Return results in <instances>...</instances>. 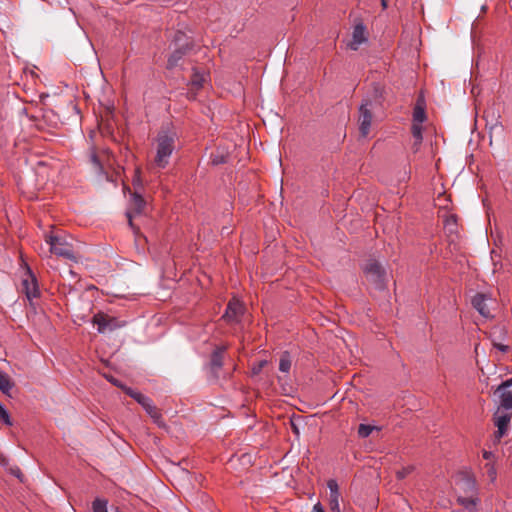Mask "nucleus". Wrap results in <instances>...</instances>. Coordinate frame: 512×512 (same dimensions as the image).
<instances>
[{"mask_svg":"<svg viewBox=\"0 0 512 512\" xmlns=\"http://www.w3.org/2000/svg\"><path fill=\"white\" fill-rule=\"evenodd\" d=\"M243 313V304L237 299H232L227 305L223 318L228 322H239Z\"/></svg>","mask_w":512,"mask_h":512,"instance_id":"12","label":"nucleus"},{"mask_svg":"<svg viewBox=\"0 0 512 512\" xmlns=\"http://www.w3.org/2000/svg\"><path fill=\"white\" fill-rule=\"evenodd\" d=\"M483 457H484V459H486V460H490V459L493 457V454H492V452L484 451V452H483Z\"/></svg>","mask_w":512,"mask_h":512,"instance_id":"37","label":"nucleus"},{"mask_svg":"<svg viewBox=\"0 0 512 512\" xmlns=\"http://www.w3.org/2000/svg\"><path fill=\"white\" fill-rule=\"evenodd\" d=\"M457 486L459 491L464 492V495H475L476 493V481L474 477L467 472L461 473Z\"/></svg>","mask_w":512,"mask_h":512,"instance_id":"14","label":"nucleus"},{"mask_svg":"<svg viewBox=\"0 0 512 512\" xmlns=\"http://www.w3.org/2000/svg\"><path fill=\"white\" fill-rule=\"evenodd\" d=\"M327 486L330 490V496H329V507L331 512H341L340 510V493H339V487L335 480L330 479L327 483Z\"/></svg>","mask_w":512,"mask_h":512,"instance_id":"17","label":"nucleus"},{"mask_svg":"<svg viewBox=\"0 0 512 512\" xmlns=\"http://www.w3.org/2000/svg\"><path fill=\"white\" fill-rule=\"evenodd\" d=\"M176 132L170 127H162L154 140L155 156L153 163L157 168H165L176 147Z\"/></svg>","mask_w":512,"mask_h":512,"instance_id":"1","label":"nucleus"},{"mask_svg":"<svg viewBox=\"0 0 512 512\" xmlns=\"http://www.w3.org/2000/svg\"><path fill=\"white\" fill-rule=\"evenodd\" d=\"M381 5H382L383 9H386L387 5H388V0H381Z\"/></svg>","mask_w":512,"mask_h":512,"instance_id":"40","label":"nucleus"},{"mask_svg":"<svg viewBox=\"0 0 512 512\" xmlns=\"http://www.w3.org/2000/svg\"><path fill=\"white\" fill-rule=\"evenodd\" d=\"M366 278L379 290L385 288L387 274L382 265L374 259L368 261L364 268Z\"/></svg>","mask_w":512,"mask_h":512,"instance_id":"4","label":"nucleus"},{"mask_svg":"<svg viewBox=\"0 0 512 512\" xmlns=\"http://www.w3.org/2000/svg\"><path fill=\"white\" fill-rule=\"evenodd\" d=\"M91 162L100 174L105 175L106 178L109 179L107 169L113 166V156L109 152L103 151L101 154H97L93 151L91 154Z\"/></svg>","mask_w":512,"mask_h":512,"instance_id":"7","label":"nucleus"},{"mask_svg":"<svg viewBox=\"0 0 512 512\" xmlns=\"http://www.w3.org/2000/svg\"><path fill=\"white\" fill-rule=\"evenodd\" d=\"M23 289L29 300L37 298L39 296V288L36 278L29 271L26 278L22 281Z\"/></svg>","mask_w":512,"mask_h":512,"instance_id":"16","label":"nucleus"},{"mask_svg":"<svg viewBox=\"0 0 512 512\" xmlns=\"http://www.w3.org/2000/svg\"><path fill=\"white\" fill-rule=\"evenodd\" d=\"M422 123L413 122L411 132L414 139H420L422 137Z\"/></svg>","mask_w":512,"mask_h":512,"instance_id":"26","label":"nucleus"},{"mask_svg":"<svg viewBox=\"0 0 512 512\" xmlns=\"http://www.w3.org/2000/svg\"><path fill=\"white\" fill-rule=\"evenodd\" d=\"M374 430H378V427L367 424H360L358 427V435L361 438H367Z\"/></svg>","mask_w":512,"mask_h":512,"instance_id":"23","label":"nucleus"},{"mask_svg":"<svg viewBox=\"0 0 512 512\" xmlns=\"http://www.w3.org/2000/svg\"><path fill=\"white\" fill-rule=\"evenodd\" d=\"M14 387V382L11 380L10 376L0 370V390L10 396V391Z\"/></svg>","mask_w":512,"mask_h":512,"instance_id":"21","label":"nucleus"},{"mask_svg":"<svg viewBox=\"0 0 512 512\" xmlns=\"http://www.w3.org/2000/svg\"><path fill=\"white\" fill-rule=\"evenodd\" d=\"M185 34L182 32H177L175 35V42L176 44H179V47L176 48L171 56L168 59V67L173 68L175 67L179 60L183 57V55L186 53L188 49V44L185 41Z\"/></svg>","mask_w":512,"mask_h":512,"instance_id":"9","label":"nucleus"},{"mask_svg":"<svg viewBox=\"0 0 512 512\" xmlns=\"http://www.w3.org/2000/svg\"><path fill=\"white\" fill-rule=\"evenodd\" d=\"M457 502L469 512H474L477 509L478 498L475 495H459Z\"/></svg>","mask_w":512,"mask_h":512,"instance_id":"19","label":"nucleus"},{"mask_svg":"<svg viewBox=\"0 0 512 512\" xmlns=\"http://www.w3.org/2000/svg\"><path fill=\"white\" fill-rule=\"evenodd\" d=\"M265 365L266 361H260L256 366L253 367V373L258 374Z\"/></svg>","mask_w":512,"mask_h":512,"instance_id":"31","label":"nucleus"},{"mask_svg":"<svg viewBox=\"0 0 512 512\" xmlns=\"http://www.w3.org/2000/svg\"><path fill=\"white\" fill-rule=\"evenodd\" d=\"M205 79L203 75H200L199 73H194L193 77L191 79V89L192 90H198L203 86Z\"/></svg>","mask_w":512,"mask_h":512,"instance_id":"24","label":"nucleus"},{"mask_svg":"<svg viewBox=\"0 0 512 512\" xmlns=\"http://www.w3.org/2000/svg\"><path fill=\"white\" fill-rule=\"evenodd\" d=\"M146 206V201L143 199L142 195L139 191L131 192L129 206L126 212V216L128 218L129 226L134 230L135 233H138V229L134 227L133 218L136 215H139L143 212Z\"/></svg>","mask_w":512,"mask_h":512,"instance_id":"5","label":"nucleus"},{"mask_svg":"<svg viewBox=\"0 0 512 512\" xmlns=\"http://www.w3.org/2000/svg\"><path fill=\"white\" fill-rule=\"evenodd\" d=\"M422 139L423 138H420L419 140L418 139H414V142H413V145H412V149L414 150V152H417L420 148V145L422 143Z\"/></svg>","mask_w":512,"mask_h":512,"instance_id":"35","label":"nucleus"},{"mask_svg":"<svg viewBox=\"0 0 512 512\" xmlns=\"http://www.w3.org/2000/svg\"><path fill=\"white\" fill-rule=\"evenodd\" d=\"M291 357L288 352H284L281 354L279 361V370L283 373H288L291 368Z\"/></svg>","mask_w":512,"mask_h":512,"instance_id":"22","label":"nucleus"},{"mask_svg":"<svg viewBox=\"0 0 512 512\" xmlns=\"http://www.w3.org/2000/svg\"><path fill=\"white\" fill-rule=\"evenodd\" d=\"M375 102L371 99H364L358 111V127L361 137L366 138L370 132Z\"/></svg>","mask_w":512,"mask_h":512,"instance_id":"3","label":"nucleus"},{"mask_svg":"<svg viewBox=\"0 0 512 512\" xmlns=\"http://www.w3.org/2000/svg\"><path fill=\"white\" fill-rule=\"evenodd\" d=\"M133 185H134V191H139L141 186H142V183H141V177H140V170L139 169H136L135 170V176H134V179H133Z\"/></svg>","mask_w":512,"mask_h":512,"instance_id":"28","label":"nucleus"},{"mask_svg":"<svg viewBox=\"0 0 512 512\" xmlns=\"http://www.w3.org/2000/svg\"><path fill=\"white\" fill-rule=\"evenodd\" d=\"M487 467H488V475L491 477L492 480H494L496 477V470L490 464H487Z\"/></svg>","mask_w":512,"mask_h":512,"instance_id":"34","label":"nucleus"},{"mask_svg":"<svg viewBox=\"0 0 512 512\" xmlns=\"http://www.w3.org/2000/svg\"><path fill=\"white\" fill-rule=\"evenodd\" d=\"M368 41V34L366 31V26L363 24L362 21H357L354 24L353 31H352V39L348 43V48L351 50L357 51L360 47V45L366 43Z\"/></svg>","mask_w":512,"mask_h":512,"instance_id":"8","label":"nucleus"},{"mask_svg":"<svg viewBox=\"0 0 512 512\" xmlns=\"http://www.w3.org/2000/svg\"><path fill=\"white\" fill-rule=\"evenodd\" d=\"M46 241L50 245V251L55 255L71 261H77L78 257L74 245L66 236L59 234L48 235Z\"/></svg>","mask_w":512,"mask_h":512,"instance_id":"2","label":"nucleus"},{"mask_svg":"<svg viewBox=\"0 0 512 512\" xmlns=\"http://www.w3.org/2000/svg\"><path fill=\"white\" fill-rule=\"evenodd\" d=\"M225 349V347H219L212 353L210 366L211 372L215 378L218 377V371L223 365V353Z\"/></svg>","mask_w":512,"mask_h":512,"instance_id":"18","label":"nucleus"},{"mask_svg":"<svg viewBox=\"0 0 512 512\" xmlns=\"http://www.w3.org/2000/svg\"><path fill=\"white\" fill-rule=\"evenodd\" d=\"M413 470H414L413 466L403 467L402 469H400L396 472L397 479H399V480L404 479L409 474H411L413 472Z\"/></svg>","mask_w":512,"mask_h":512,"instance_id":"27","label":"nucleus"},{"mask_svg":"<svg viewBox=\"0 0 512 512\" xmlns=\"http://www.w3.org/2000/svg\"><path fill=\"white\" fill-rule=\"evenodd\" d=\"M291 428L295 434H297V435L299 434V429H298L297 425L294 423V421H291Z\"/></svg>","mask_w":512,"mask_h":512,"instance_id":"39","label":"nucleus"},{"mask_svg":"<svg viewBox=\"0 0 512 512\" xmlns=\"http://www.w3.org/2000/svg\"><path fill=\"white\" fill-rule=\"evenodd\" d=\"M488 297L483 293H477L472 297V306L482 315L484 318H491L492 315L487 305Z\"/></svg>","mask_w":512,"mask_h":512,"instance_id":"15","label":"nucleus"},{"mask_svg":"<svg viewBox=\"0 0 512 512\" xmlns=\"http://www.w3.org/2000/svg\"><path fill=\"white\" fill-rule=\"evenodd\" d=\"M106 378H107V380H108L110 383H112L113 385H115V386H117V387L121 388V389L125 392V388H127V387H126V386H124V385H122V384L120 383V381H119V380H117V379H116V378H114L113 376H107Z\"/></svg>","mask_w":512,"mask_h":512,"instance_id":"30","label":"nucleus"},{"mask_svg":"<svg viewBox=\"0 0 512 512\" xmlns=\"http://www.w3.org/2000/svg\"><path fill=\"white\" fill-rule=\"evenodd\" d=\"M0 420H3L7 425H11L10 417L5 408L0 404Z\"/></svg>","mask_w":512,"mask_h":512,"instance_id":"29","label":"nucleus"},{"mask_svg":"<svg viewBox=\"0 0 512 512\" xmlns=\"http://www.w3.org/2000/svg\"><path fill=\"white\" fill-rule=\"evenodd\" d=\"M93 323L98 326V331L100 333H105L107 331L115 330L116 328L120 327L119 322L117 319L113 317H109L105 314H96L93 317Z\"/></svg>","mask_w":512,"mask_h":512,"instance_id":"11","label":"nucleus"},{"mask_svg":"<svg viewBox=\"0 0 512 512\" xmlns=\"http://www.w3.org/2000/svg\"><path fill=\"white\" fill-rule=\"evenodd\" d=\"M426 120L425 102L419 98L413 111V122L423 123Z\"/></svg>","mask_w":512,"mask_h":512,"instance_id":"20","label":"nucleus"},{"mask_svg":"<svg viewBox=\"0 0 512 512\" xmlns=\"http://www.w3.org/2000/svg\"><path fill=\"white\" fill-rule=\"evenodd\" d=\"M512 414L505 413L499 414V411L495 414L494 423L497 427V431L495 432L496 440H500L507 432L509 423L511 421Z\"/></svg>","mask_w":512,"mask_h":512,"instance_id":"13","label":"nucleus"},{"mask_svg":"<svg viewBox=\"0 0 512 512\" xmlns=\"http://www.w3.org/2000/svg\"><path fill=\"white\" fill-rule=\"evenodd\" d=\"M125 393L132 397L133 399H135L158 425L161 424V414L159 413L158 409L152 404L150 398L144 396L143 394L137 391H134L131 388H125Z\"/></svg>","mask_w":512,"mask_h":512,"instance_id":"6","label":"nucleus"},{"mask_svg":"<svg viewBox=\"0 0 512 512\" xmlns=\"http://www.w3.org/2000/svg\"><path fill=\"white\" fill-rule=\"evenodd\" d=\"M93 512H108L107 511V503L106 501L96 499L93 502Z\"/></svg>","mask_w":512,"mask_h":512,"instance_id":"25","label":"nucleus"},{"mask_svg":"<svg viewBox=\"0 0 512 512\" xmlns=\"http://www.w3.org/2000/svg\"><path fill=\"white\" fill-rule=\"evenodd\" d=\"M224 162V158L221 157V158H218V157H215L212 159V163L213 164H219V163H223Z\"/></svg>","mask_w":512,"mask_h":512,"instance_id":"38","label":"nucleus"},{"mask_svg":"<svg viewBox=\"0 0 512 512\" xmlns=\"http://www.w3.org/2000/svg\"><path fill=\"white\" fill-rule=\"evenodd\" d=\"M492 343L495 348L499 349L502 352H507L509 349V347L507 345H503V344L497 343L495 341H493Z\"/></svg>","mask_w":512,"mask_h":512,"instance_id":"32","label":"nucleus"},{"mask_svg":"<svg viewBox=\"0 0 512 512\" xmlns=\"http://www.w3.org/2000/svg\"><path fill=\"white\" fill-rule=\"evenodd\" d=\"M10 471H11V473H12L14 476H16L17 478H19L20 480H22V479H21V477H22V472H21L20 468H18V467H14V468H11V469H10Z\"/></svg>","mask_w":512,"mask_h":512,"instance_id":"33","label":"nucleus"},{"mask_svg":"<svg viewBox=\"0 0 512 512\" xmlns=\"http://www.w3.org/2000/svg\"><path fill=\"white\" fill-rule=\"evenodd\" d=\"M312 512H325L323 506L321 505V503H316L313 508H312Z\"/></svg>","mask_w":512,"mask_h":512,"instance_id":"36","label":"nucleus"},{"mask_svg":"<svg viewBox=\"0 0 512 512\" xmlns=\"http://www.w3.org/2000/svg\"><path fill=\"white\" fill-rule=\"evenodd\" d=\"M496 393L499 394L500 406L506 410L512 409V379L502 382Z\"/></svg>","mask_w":512,"mask_h":512,"instance_id":"10","label":"nucleus"}]
</instances>
